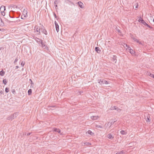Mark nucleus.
I'll return each instance as SVG.
<instances>
[{
	"mask_svg": "<svg viewBox=\"0 0 154 154\" xmlns=\"http://www.w3.org/2000/svg\"><path fill=\"white\" fill-rule=\"evenodd\" d=\"M40 29V28L37 25L35 26L34 27V29L36 31L38 32V33L37 34V35H41Z\"/></svg>",
	"mask_w": 154,
	"mask_h": 154,
	"instance_id": "1",
	"label": "nucleus"
},
{
	"mask_svg": "<svg viewBox=\"0 0 154 154\" xmlns=\"http://www.w3.org/2000/svg\"><path fill=\"white\" fill-rule=\"evenodd\" d=\"M98 82L100 84H108L109 83L107 81H106L105 80H103L101 81V79H98L97 80Z\"/></svg>",
	"mask_w": 154,
	"mask_h": 154,
	"instance_id": "2",
	"label": "nucleus"
},
{
	"mask_svg": "<svg viewBox=\"0 0 154 154\" xmlns=\"http://www.w3.org/2000/svg\"><path fill=\"white\" fill-rule=\"evenodd\" d=\"M14 13L15 12L14 11H11L10 12L9 14V17L11 18H15V17L14 16Z\"/></svg>",
	"mask_w": 154,
	"mask_h": 154,
	"instance_id": "3",
	"label": "nucleus"
},
{
	"mask_svg": "<svg viewBox=\"0 0 154 154\" xmlns=\"http://www.w3.org/2000/svg\"><path fill=\"white\" fill-rule=\"evenodd\" d=\"M126 46H127L128 47L127 49H128V50H129V52L132 55L134 54V53H135V51H134L133 49H131V47L128 46L127 44H126Z\"/></svg>",
	"mask_w": 154,
	"mask_h": 154,
	"instance_id": "4",
	"label": "nucleus"
},
{
	"mask_svg": "<svg viewBox=\"0 0 154 154\" xmlns=\"http://www.w3.org/2000/svg\"><path fill=\"white\" fill-rule=\"evenodd\" d=\"M45 42H43L42 44H41V47L42 48L44 47L45 49H46L47 51H48L49 50V48L48 46L45 45Z\"/></svg>",
	"mask_w": 154,
	"mask_h": 154,
	"instance_id": "5",
	"label": "nucleus"
},
{
	"mask_svg": "<svg viewBox=\"0 0 154 154\" xmlns=\"http://www.w3.org/2000/svg\"><path fill=\"white\" fill-rule=\"evenodd\" d=\"M41 31L42 32L46 35L47 34V32L46 30L44 28V27L43 26V27L41 28Z\"/></svg>",
	"mask_w": 154,
	"mask_h": 154,
	"instance_id": "6",
	"label": "nucleus"
},
{
	"mask_svg": "<svg viewBox=\"0 0 154 154\" xmlns=\"http://www.w3.org/2000/svg\"><path fill=\"white\" fill-rule=\"evenodd\" d=\"M53 129V131H54L57 132L58 133H60V135L62 134V133H60L61 130L60 129H59V128H54Z\"/></svg>",
	"mask_w": 154,
	"mask_h": 154,
	"instance_id": "7",
	"label": "nucleus"
},
{
	"mask_svg": "<svg viewBox=\"0 0 154 154\" xmlns=\"http://www.w3.org/2000/svg\"><path fill=\"white\" fill-rule=\"evenodd\" d=\"M54 23H55V26L56 30L57 31V32H58V31H59V26H58L57 23L56 21H55Z\"/></svg>",
	"mask_w": 154,
	"mask_h": 154,
	"instance_id": "8",
	"label": "nucleus"
},
{
	"mask_svg": "<svg viewBox=\"0 0 154 154\" xmlns=\"http://www.w3.org/2000/svg\"><path fill=\"white\" fill-rule=\"evenodd\" d=\"M95 51L98 54H100L101 52V50L99 47H96L95 48Z\"/></svg>",
	"mask_w": 154,
	"mask_h": 154,
	"instance_id": "9",
	"label": "nucleus"
},
{
	"mask_svg": "<svg viewBox=\"0 0 154 154\" xmlns=\"http://www.w3.org/2000/svg\"><path fill=\"white\" fill-rule=\"evenodd\" d=\"M117 56L116 55H113L112 57V60L115 63H116L117 61Z\"/></svg>",
	"mask_w": 154,
	"mask_h": 154,
	"instance_id": "10",
	"label": "nucleus"
},
{
	"mask_svg": "<svg viewBox=\"0 0 154 154\" xmlns=\"http://www.w3.org/2000/svg\"><path fill=\"white\" fill-rule=\"evenodd\" d=\"M115 29L116 31L119 33V35H120L122 36V35L121 31L117 27H116V28Z\"/></svg>",
	"mask_w": 154,
	"mask_h": 154,
	"instance_id": "11",
	"label": "nucleus"
},
{
	"mask_svg": "<svg viewBox=\"0 0 154 154\" xmlns=\"http://www.w3.org/2000/svg\"><path fill=\"white\" fill-rule=\"evenodd\" d=\"M87 134H88L91 135L93 136L94 134V133H93L91 130H89L86 133Z\"/></svg>",
	"mask_w": 154,
	"mask_h": 154,
	"instance_id": "12",
	"label": "nucleus"
},
{
	"mask_svg": "<svg viewBox=\"0 0 154 154\" xmlns=\"http://www.w3.org/2000/svg\"><path fill=\"white\" fill-rule=\"evenodd\" d=\"M78 4L79 5V6L82 8H83V4L81 2H78Z\"/></svg>",
	"mask_w": 154,
	"mask_h": 154,
	"instance_id": "13",
	"label": "nucleus"
},
{
	"mask_svg": "<svg viewBox=\"0 0 154 154\" xmlns=\"http://www.w3.org/2000/svg\"><path fill=\"white\" fill-rule=\"evenodd\" d=\"M107 137L109 139L112 140L114 138L113 136H112L110 134H109L107 136Z\"/></svg>",
	"mask_w": 154,
	"mask_h": 154,
	"instance_id": "14",
	"label": "nucleus"
},
{
	"mask_svg": "<svg viewBox=\"0 0 154 154\" xmlns=\"http://www.w3.org/2000/svg\"><path fill=\"white\" fill-rule=\"evenodd\" d=\"M5 9H6L4 5H2L1 7V8L0 9V11H4L5 10Z\"/></svg>",
	"mask_w": 154,
	"mask_h": 154,
	"instance_id": "15",
	"label": "nucleus"
},
{
	"mask_svg": "<svg viewBox=\"0 0 154 154\" xmlns=\"http://www.w3.org/2000/svg\"><path fill=\"white\" fill-rule=\"evenodd\" d=\"M146 119V121L147 122H150L151 119L149 115H147Z\"/></svg>",
	"mask_w": 154,
	"mask_h": 154,
	"instance_id": "16",
	"label": "nucleus"
},
{
	"mask_svg": "<svg viewBox=\"0 0 154 154\" xmlns=\"http://www.w3.org/2000/svg\"><path fill=\"white\" fill-rule=\"evenodd\" d=\"M98 117L96 116H92L91 117V118L92 119L95 120L97 119Z\"/></svg>",
	"mask_w": 154,
	"mask_h": 154,
	"instance_id": "17",
	"label": "nucleus"
},
{
	"mask_svg": "<svg viewBox=\"0 0 154 154\" xmlns=\"http://www.w3.org/2000/svg\"><path fill=\"white\" fill-rule=\"evenodd\" d=\"M140 23H142L143 25L145 26H146L147 24L143 20H141V22Z\"/></svg>",
	"mask_w": 154,
	"mask_h": 154,
	"instance_id": "18",
	"label": "nucleus"
},
{
	"mask_svg": "<svg viewBox=\"0 0 154 154\" xmlns=\"http://www.w3.org/2000/svg\"><path fill=\"white\" fill-rule=\"evenodd\" d=\"M5 72L2 70L0 71V75L1 76H3L5 74Z\"/></svg>",
	"mask_w": 154,
	"mask_h": 154,
	"instance_id": "19",
	"label": "nucleus"
},
{
	"mask_svg": "<svg viewBox=\"0 0 154 154\" xmlns=\"http://www.w3.org/2000/svg\"><path fill=\"white\" fill-rule=\"evenodd\" d=\"M32 90L31 89H29L28 91V94L29 95H30L32 94Z\"/></svg>",
	"mask_w": 154,
	"mask_h": 154,
	"instance_id": "20",
	"label": "nucleus"
},
{
	"mask_svg": "<svg viewBox=\"0 0 154 154\" xmlns=\"http://www.w3.org/2000/svg\"><path fill=\"white\" fill-rule=\"evenodd\" d=\"M8 82V80L6 79H4L3 80V82L5 85H6Z\"/></svg>",
	"mask_w": 154,
	"mask_h": 154,
	"instance_id": "21",
	"label": "nucleus"
},
{
	"mask_svg": "<svg viewBox=\"0 0 154 154\" xmlns=\"http://www.w3.org/2000/svg\"><path fill=\"white\" fill-rule=\"evenodd\" d=\"M117 109V107L116 106H114L113 107H111L110 108V109L112 110H116Z\"/></svg>",
	"mask_w": 154,
	"mask_h": 154,
	"instance_id": "22",
	"label": "nucleus"
},
{
	"mask_svg": "<svg viewBox=\"0 0 154 154\" xmlns=\"http://www.w3.org/2000/svg\"><path fill=\"white\" fill-rule=\"evenodd\" d=\"M16 113H14V114H12L11 115V116L12 117V118H13V119H14V118H16Z\"/></svg>",
	"mask_w": 154,
	"mask_h": 154,
	"instance_id": "23",
	"label": "nucleus"
},
{
	"mask_svg": "<svg viewBox=\"0 0 154 154\" xmlns=\"http://www.w3.org/2000/svg\"><path fill=\"white\" fill-rule=\"evenodd\" d=\"M95 126L96 127H97V128H103V127L102 125H95Z\"/></svg>",
	"mask_w": 154,
	"mask_h": 154,
	"instance_id": "24",
	"label": "nucleus"
},
{
	"mask_svg": "<svg viewBox=\"0 0 154 154\" xmlns=\"http://www.w3.org/2000/svg\"><path fill=\"white\" fill-rule=\"evenodd\" d=\"M148 75L151 77H152L154 79V75L152 74L151 73L149 72L148 74Z\"/></svg>",
	"mask_w": 154,
	"mask_h": 154,
	"instance_id": "25",
	"label": "nucleus"
},
{
	"mask_svg": "<svg viewBox=\"0 0 154 154\" xmlns=\"http://www.w3.org/2000/svg\"><path fill=\"white\" fill-rule=\"evenodd\" d=\"M84 144L86 145L89 146L91 145V143L88 142H86L84 143Z\"/></svg>",
	"mask_w": 154,
	"mask_h": 154,
	"instance_id": "26",
	"label": "nucleus"
},
{
	"mask_svg": "<svg viewBox=\"0 0 154 154\" xmlns=\"http://www.w3.org/2000/svg\"><path fill=\"white\" fill-rule=\"evenodd\" d=\"M5 92L6 93H7L9 91V89L8 88H7V87H6L5 88Z\"/></svg>",
	"mask_w": 154,
	"mask_h": 154,
	"instance_id": "27",
	"label": "nucleus"
},
{
	"mask_svg": "<svg viewBox=\"0 0 154 154\" xmlns=\"http://www.w3.org/2000/svg\"><path fill=\"white\" fill-rule=\"evenodd\" d=\"M120 133L122 135H124L125 134V132L124 130H122L120 131Z\"/></svg>",
	"mask_w": 154,
	"mask_h": 154,
	"instance_id": "28",
	"label": "nucleus"
},
{
	"mask_svg": "<svg viewBox=\"0 0 154 154\" xmlns=\"http://www.w3.org/2000/svg\"><path fill=\"white\" fill-rule=\"evenodd\" d=\"M12 116H9V117H8L7 118V119L8 120H13V118H12Z\"/></svg>",
	"mask_w": 154,
	"mask_h": 154,
	"instance_id": "29",
	"label": "nucleus"
},
{
	"mask_svg": "<svg viewBox=\"0 0 154 154\" xmlns=\"http://www.w3.org/2000/svg\"><path fill=\"white\" fill-rule=\"evenodd\" d=\"M54 5L55 7H57V0H55L54 1Z\"/></svg>",
	"mask_w": 154,
	"mask_h": 154,
	"instance_id": "30",
	"label": "nucleus"
},
{
	"mask_svg": "<svg viewBox=\"0 0 154 154\" xmlns=\"http://www.w3.org/2000/svg\"><path fill=\"white\" fill-rule=\"evenodd\" d=\"M38 40H39V42L41 44H42V43H43V41L41 39H40V38H38Z\"/></svg>",
	"mask_w": 154,
	"mask_h": 154,
	"instance_id": "31",
	"label": "nucleus"
},
{
	"mask_svg": "<svg viewBox=\"0 0 154 154\" xmlns=\"http://www.w3.org/2000/svg\"><path fill=\"white\" fill-rule=\"evenodd\" d=\"M4 11H1V14L2 15H3V16H4L5 15V13Z\"/></svg>",
	"mask_w": 154,
	"mask_h": 154,
	"instance_id": "32",
	"label": "nucleus"
},
{
	"mask_svg": "<svg viewBox=\"0 0 154 154\" xmlns=\"http://www.w3.org/2000/svg\"><path fill=\"white\" fill-rule=\"evenodd\" d=\"M18 57H17L15 59L14 61V63H15L18 61Z\"/></svg>",
	"mask_w": 154,
	"mask_h": 154,
	"instance_id": "33",
	"label": "nucleus"
},
{
	"mask_svg": "<svg viewBox=\"0 0 154 154\" xmlns=\"http://www.w3.org/2000/svg\"><path fill=\"white\" fill-rule=\"evenodd\" d=\"M130 36L131 37L132 39H133V38H134V35L133 34H131V33L130 34Z\"/></svg>",
	"mask_w": 154,
	"mask_h": 154,
	"instance_id": "34",
	"label": "nucleus"
},
{
	"mask_svg": "<svg viewBox=\"0 0 154 154\" xmlns=\"http://www.w3.org/2000/svg\"><path fill=\"white\" fill-rule=\"evenodd\" d=\"M25 64V62H23V61H22L21 62V66H24Z\"/></svg>",
	"mask_w": 154,
	"mask_h": 154,
	"instance_id": "35",
	"label": "nucleus"
},
{
	"mask_svg": "<svg viewBox=\"0 0 154 154\" xmlns=\"http://www.w3.org/2000/svg\"><path fill=\"white\" fill-rule=\"evenodd\" d=\"M7 21L9 23H11V22H12V23H15V21H10V20H8L7 19Z\"/></svg>",
	"mask_w": 154,
	"mask_h": 154,
	"instance_id": "36",
	"label": "nucleus"
},
{
	"mask_svg": "<svg viewBox=\"0 0 154 154\" xmlns=\"http://www.w3.org/2000/svg\"><path fill=\"white\" fill-rule=\"evenodd\" d=\"M147 27H148L149 28H150V29H152L153 28V27L150 26V25H149L148 24L146 26Z\"/></svg>",
	"mask_w": 154,
	"mask_h": 154,
	"instance_id": "37",
	"label": "nucleus"
},
{
	"mask_svg": "<svg viewBox=\"0 0 154 154\" xmlns=\"http://www.w3.org/2000/svg\"><path fill=\"white\" fill-rule=\"evenodd\" d=\"M133 40L134 41V42H138V41L139 40H137V39L136 38H133Z\"/></svg>",
	"mask_w": 154,
	"mask_h": 154,
	"instance_id": "38",
	"label": "nucleus"
},
{
	"mask_svg": "<svg viewBox=\"0 0 154 154\" xmlns=\"http://www.w3.org/2000/svg\"><path fill=\"white\" fill-rule=\"evenodd\" d=\"M141 20H143V19L141 18V17H139V19L138 20V21L139 22H141Z\"/></svg>",
	"mask_w": 154,
	"mask_h": 154,
	"instance_id": "39",
	"label": "nucleus"
},
{
	"mask_svg": "<svg viewBox=\"0 0 154 154\" xmlns=\"http://www.w3.org/2000/svg\"><path fill=\"white\" fill-rule=\"evenodd\" d=\"M138 42H137V43H138L140 45H143V44L142 43V42H139L138 40Z\"/></svg>",
	"mask_w": 154,
	"mask_h": 154,
	"instance_id": "40",
	"label": "nucleus"
},
{
	"mask_svg": "<svg viewBox=\"0 0 154 154\" xmlns=\"http://www.w3.org/2000/svg\"><path fill=\"white\" fill-rule=\"evenodd\" d=\"M29 81H30V84L31 85H32V84H33L34 85V84L33 83V82H32V80L31 79H29Z\"/></svg>",
	"mask_w": 154,
	"mask_h": 154,
	"instance_id": "41",
	"label": "nucleus"
},
{
	"mask_svg": "<svg viewBox=\"0 0 154 154\" xmlns=\"http://www.w3.org/2000/svg\"><path fill=\"white\" fill-rule=\"evenodd\" d=\"M116 110H117V111L119 112H120L121 110L120 109L118 108Z\"/></svg>",
	"mask_w": 154,
	"mask_h": 154,
	"instance_id": "42",
	"label": "nucleus"
},
{
	"mask_svg": "<svg viewBox=\"0 0 154 154\" xmlns=\"http://www.w3.org/2000/svg\"><path fill=\"white\" fill-rule=\"evenodd\" d=\"M4 92V91L3 90L2 91H0V94H2Z\"/></svg>",
	"mask_w": 154,
	"mask_h": 154,
	"instance_id": "43",
	"label": "nucleus"
},
{
	"mask_svg": "<svg viewBox=\"0 0 154 154\" xmlns=\"http://www.w3.org/2000/svg\"><path fill=\"white\" fill-rule=\"evenodd\" d=\"M38 38H37L36 37V36H35V37H34V39H35V40H37V39H38Z\"/></svg>",
	"mask_w": 154,
	"mask_h": 154,
	"instance_id": "44",
	"label": "nucleus"
},
{
	"mask_svg": "<svg viewBox=\"0 0 154 154\" xmlns=\"http://www.w3.org/2000/svg\"><path fill=\"white\" fill-rule=\"evenodd\" d=\"M111 122L110 123V126L112 125L113 124L114 122Z\"/></svg>",
	"mask_w": 154,
	"mask_h": 154,
	"instance_id": "45",
	"label": "nucleus"
},
{
	"mask_svg": "<svg viewBox=\"0 0 154 154\" xmlns=\"http://www.w3.org/2000/svg\"><path fill=\"white\" fill-rule=\"evenodd\" d=\"M22 16H23L24 17H26L25 15H24V14L23 15H22L21 16V18L22 19H23V17H22Z\"/></svg>",
	"mask_w": 154,
	"mask_h": 154,
	"instance_id": "46",
	"label": "nucleus"
},
{
	"mask_svg": "<svg viewBox=\"0 0 154 154\" xmlns=\"http://www.w3.org/2000/svg\"><path fill=\"white\" fill-rule=\"evenodd\" d=\"M54 17H55V18H57V16L56 14L54 13Z\"/></svg>",
	"mask_w": 154,
	"mask_h": 154,
	"instance_id": "47",
	"label": "nucleus"
},
{
	"mask_svg": "<svg viewBox=\"0 0 154 154\" xmlns=\"http://www.w3.org/2000/svg\"><path fill=\"white\" fill-rule=\"evenodd\" d=\"M138 4L137 3V5L135 7V8H138Z\"/></svg>",
	"mask_w": 154,
	"mask_h": 154,
	"instance_id": "48",
	"label": "nucleus"
},
{
	"mask_svg": "<svg viewBox=\"0 0 154 154\" xmlns=\"http://www.w3.org/2000/svg\"><path fill=\"white\" fill-rule=\"evenodd\" d=\"M19 68V66H15V69H17Z\"/></svg>",
	"mask_w": 154,
	"mask_h": 154,
	"instance_id": "49",
	"label": "nucleus"
},
{
	"mask_svg": "<svg viewBox=\"0 0 154 154\" xmlns=\"http://www.w3.org/2000/svg\"><path fill=\"white\" fill-rule=\"evenodd\" d=\"M31 133H28L27 134V136H29L30 134Z\"/></svg>",
	"mask_w": 154,
	"mask_h": 154,
	"instance_id": "50",
	"label": "nucleus"
},
{
	"mask_svg": "<svg viewBox=\"0 0 154 154\" xmlns=\"http://www.w3.org/2000/svg\"><path fill=\"white\" fill-rule=\"evenodd\" d=\"M12 92L13 93V94H14V92H15V90H14V89H13V90H12Z\"/></svg>",
	"mask_w": 154,
	"mask_h": 154,
	"instance_id": "51",
	"label": "nucleus"
},
{
	"mask_svg": "<svg viewBox=\"0 0 154 154\" xmlns=\"http://www.w3.org/2000/svg\"><path fill=\"white\" fill-rule=\"evenodd\" d=\"M32 36L33 37V38L34 39V37H35V36L34 35H32Z\"/></svg>",
	"mask_w": 154,
	"mask_h": 154,
	"instance_id": "52",
	"label": "nucleus"
},
{
	"mask_svg": "<svg viewBox=\"0 0 154 154\" xmlns=\"http://www.w3.org/2000/svg\"><path fill=\"white\" fill-rule=\"evenodd\" d=\"M23 13H25V14H27V12L26 11H25V12H24V11H23Z\"/></svg>",
	"mask_w": 154,
	"mask_h": 154,
	"instance_id": "53",
	"label": "nucleus"
},
{
	"mask_svg": "<svg viewBox=\"0 0 154 154\" xmlns=\"http://www.w3.org/2000/svg\"><path fill=\"white\" fill-rule=\"evenodd\" d=\"M37 42H39V40H38V39H37V40H35Z\"/></svg>",
	"mask_w": 154,
	"mask_h": 154,
	"instance_id": "54",
	"label": "nucleus"
},
{
	"mask_svg": "<svg viewBox=\"0 0 154 154\" xmlns=\"http://www.w3.org/2000/svg\"><path fill=\"white\" fill-rule=\"evenodd\" d=\"M51 107H55V106H51Z\"/></svg>",
	"mask_w": 154,
	"mask_h": 154,
	"instance_id": "55",
	"label": "nucleus"
},
{
	"mask_svg": "<svg viewBox=\"0 0 154 154\" xmlns=\"http://www.w3.org/2000/svg\"><path fill=\"white\" fill-rule=\"evenodd\" d=\"M153 22H154V18L153 20Z\"/></svg>",
	"mask_w": 154,
	"mask_h": 154,
	"instance_id": "56",
	"label": "nucleus"
},
{
	"mask_svg": "<svg viewBox=\"0 0 154 154\" xmlns=\"http://www.w3.org/2000/svg\"><path fill=\"white\" fill-rule=\"evenodd\" d=\"M23 69H22V70H23Z\"/></svg>",
	"mask_w": 154,
	"mask_h": 154,
	"instance_id": "57",
	"label": "nucleus"
},
{
	"mask_svg": "<svg viewBox=\"0 0 154 154\" xmlns=\"http://www.w3.org/2000/svg\"><path fill=\"white\" fill-rule=\"evenodd\" d=\"M1 48H0V50H1Z\"/></svg>",
	"mask_w": 154,
	"mask_h": 154,
	"instance_id": "58",
	"label": "nucleus"
}]
</instances>
